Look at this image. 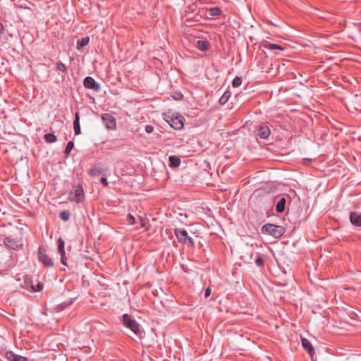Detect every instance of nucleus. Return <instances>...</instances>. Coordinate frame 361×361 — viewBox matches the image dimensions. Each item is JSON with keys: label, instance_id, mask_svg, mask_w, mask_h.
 <instances>
[{"label": "nucleus", "instance_id": "1", "mask_svg": "<svg viewBox=\"0 0 361 361\" xmlns=\"http://www.w3.org/2000/svg\"><path fill=\"white\" fill-rule=\"evenodd\" d=\"M163 118L175 130H181L184 126L185 118L178 113H173L169 111L163 114Z\"/></svg>", "mask_w": 361, "mask_h": 361}, {"label": "nucleus", "instance_id": "2", "mask_svg": "<svg viewBox=\"0 0 361 361\" xmlns=\"http://www.w3.org/2000/svg\"><path fill=\"white\" fill-rule=\"evenodd\" d=\"M262 232L264 234L271 235L275 238H279L284 234L285 228L281 226L266 224L262 227Z\"/></svg>", "mask_w": 361, "mask_h": 361}, {"label": "nucleus", "instance_id": "3", "mask_svg": "<svg viewBox=\"0 0 361 361\" xmlns=\"http://www.w3.org/2000/svg\"><path fill=\"white\" fill-rule=\"evenodd\" d=\"M121 321L123 324L126 328L130 329L137 336H140L142 334L140 325L138 324V322H136L135 319H133L132 317H130L129 314H123Z\"/></svg>", "mask_w": 361, "mask_h": 361}, {"label": "nucleus", "instance_id": "4", "mask_svg": "<svg viewBox=\"0 0 361 361\" xmlns=\"http://www.w3.org/2000/svg\"><path fill=\"white\" fill-rule=\"evenodd\" d=\"M21 287L25 288L32 292H39L42 290L44 285L40 281H37V283H34L33 279L30 275H25L23 278V283L21 284Z\"/></svg>", "mask_w": 361, "mask_h": 361}, {"label": "nucleus", "instance_id": "5", "mask_svg": "<svg viewBox=\"0 0 361 361\" xmlns=\"http://www.w3.org/2000/svg\"><path fill=\"white\" fill-rule=\"evenodd\" d=\"M3 243L8 248L14 250H22L23 247V243L21 238H11V236H6L3 239Z\"/></svg>", "mask_w": 361, "mask_h": 361}, {"label": "nucleus", "instance_id": "6", "mask_svg": "<svg viewBox=\"0 0 361 361\" xmlns=\"http://www.w3.org/2000/svg\"><path fill=\"white\" fill-rule=\"evenodd\" d=\"M38 259L46 267H53L54 262L51 257L47 253L45 247L40 245L38 248Z\"/></svg>", "mask_w": 361, "mask_h": 361}, {"label": "nucleus", "instance_id": "7", "mask_svg": "<svg viewBox=\"0 0 361 361\" xmlns=\"http://www.w3.org/2000/svg\"><path fill=\"white\" fill-rule=\"evenodd\" d=\"M102 121L104 126L109 130H115L116 128V118L110 114H103Z\"/></svg>", "mask_w": 361, "mask_h": 361}, {"label": "nucleus", "instance_id": "8", "mask_svg": "<svg viewBox=\"0 0 361 361\" xmlns=\"http://www.w3.org/2000/svg\"><path fill=\"white\" fill-rule=\"evenodd\" d=\"M83 85L85 88L92 90L95 92H98L100 90V85L91 76L85 78Z\"/></svg>", "mask_w": 361, "mask_h": 361}, {"label": "nucleus", "instance_id": "9", "mask_svg": "<svg viewBox=\"0 0 361 361\" xmlns=\"http://www.w3.org/2000/svg\"><path fill=\"white\" fill-rule=\"evenodd\" d=\"M271 135V130L268 126L265 124H261L257 128V136L264 139L267 140Z\"/></svg>", "mask_w": 361, "mask_h": 361}, {"label": "nucleus", "instance_id": "10", "mask_svg": "<svg viewBox=\"0 0 361 361\" xmlns=\"http://www.w3.org/2000/svg\"><path fill=\"white\" fill-rule=\"evenodd\" d=\"M75 200L76 202H82L85 199L84 190L82 185H78L74 188Z\"/></svg>", "mask_w": 361, "mask_h": 361}, {"label": "nucleus", "instance_id": "11", "mask_svg": "<svg viewBox=\"0 0 361 361\" xmlns=\"http://www.w3.org/2000/svg\"><path fill=\"white\" fill-rule=\"evenodd\" d=\"M174 234L179 243L186 244V238L188 235L186 230L183 228H176L174 230Z\"/></svg>", "mask_w": 361, "mask_h": 361}, {"label": "nucleus", "instance_id": "12", "mask_svg": "<svg viewBox=\"0 0 361 361\" xmlns=\"http://www.w3.org/2000/svg\"><path fill=\"white\" fill-rule=\"evenodd\" d=\"M350 223L357 227H361V214L357 212H351L349 215Z\"/></svg>", "mask_w": 361, "mask_h": 361}, {"label": "nucleus", "instance_id": "13", "mask_svg": "<svg viewBox=\"0 0 361 361\" xmlns=\"http://www.w3.org/2000/svg\"><path fill=\"white\" fill-rule=\"evenodd\" d=\"M106 170H107V168L104 169L99 165H94L88 170L87 173L94 177L103 174Z\"/></svg>", "mask_w": 361, "mask_h": 361}, {"label": "nucleus", "instance_id": "14", "mask_svg": "<svg viewBox=\"0 0 361 361\" xmlns=\"http://www.w3.org/2000/svg\"><path fill=\"white\" fill-rule=\"evenodd\" d=\"M4 357L8 361H27V357L16 355L12 351H7Z\"/></svg>", "mask_w": 361, "mask_h": 361}, {"label": "nucleus", "instance_id": "15", "mask_svg": "<svg viewBox=\"0 0 361 361\" xmlns=\"http://www.w3.org/2000/svg\"><path fill=\"white\" fill-rule=\"evenodd\" d=\"M301 343L303 348L308 353L310 356L312 357L314 354V349L310 341L305 338H302Z\"/></svg>", "mask_w": 361, "mask_h": 361}, {"label": "nucleus", "instance_id": "16", "mask_svg": "<svg viewBox=\"0 0 361 361\" xmlns=\"http://www.w3.org/2000/svg\"><path fill=\"white\" fill-rule=\"evenodd\" d=\"M73 129L75 135L80 134V116L79 113L76 112L75 114V119L73 121Z\"/></svg>", "mask_w": 361, "mask_h": 361}, {"label": "nucleus", "instance_id": "17", "mask_svg": "<svg viewBox=\"0 0 361 361\" xmlns=\"http://www.w3.org/2000/svg\"><path fill=\"white\" fill-rule=\"evenodd\" d=\"M286 204V198L283 197L279 199L276 205V211L277 213H283L285 211Z\"/></svg>", "mask_w": 361, "mask_h": 361}, {"label": "nucleus", "instance_id": "18", "mask_svg": "<svg viewBox=\"0 0 361 361\" xmlns=\"http://www.w3.org/2000/svg\"><path fill=\"white\" fill-rule=\"evenodd\" d=\"M169 162L171 168H176L180 164V159L177 156L171 155L169 157Z\"/></svg>", "mask_w": 361, "mask_h": 361}, {"label": "nucleus", "instance_id": "19", "mask_svg": "<svg viewBox=\"0 0 361 361\" xmlns=\"http://www.w3.org/2000/svg\"><path fill=\"white\" fill-rule=\"evenodd\" d=\"M262 46L265 48V49H270V50H274V49H279V50H283L284 48L282 47L281 45L279 44H273V43H270L267 41H264L262 43Z\"/></svg>", "mask_w": 361, "mask_h": 361}, {"label": "nucleus", "instance_id": "20", "mask_svg": "<svg viewBox=\"0 0 361 361\" xmlns=\"http://www.w3.org/2000/svg\"><path fill=\"white\" fill-rule=\"evenodd\" d=\"M90 42V37H84L81 39H78L77 42V49L80 50L84 47L87 46Z\"/></svg>", "mask_w": 361, "mask_h": 361}, {"label": "nucleus", "instance_id": "21", "mask_svg": "<svg viewBox=\"0 0 361 361\" xmlns=\"http://www.w3.org/2000/svg\"><path fill=\"white\" fill-rule=\"evenodd\" d=\"M197 47L201 51H206L209 48V43L205 40H198Z\"/></svg>", "mask_w": 361, "mask_h": 361}, {"label": "nucleus", "instance_id": "22", "mask_svg": "<svg viewBox=\"0 0 361 361\" xmlns=\"http://www.w3.org/2000/svg\"><path fill=\"white\" fill-rule=\"evenodd\" d=\"M231 92L229 90H226L224 92L223 95L219 98V103L221 105H224L226 104L231 97Z\"/></svg>", "mask_w": 361, "mask_h": 361}, {"label": "nucleus", "instance_id": "23", "mask_svg": "<svg viewBox=\"0 0 361 361\" xmlns=\"http://www.w3.org/2000/svg\"><path fill=\"white\" fill-rule=\"evenodd\" d=\"M44 139L47 143H54L56 142L57 137L53 133H47L44 135Z\"/></svg>", "mask_w": 361, "mask_h": 361}, {"label": "nucleus", "instance_id": "24", "mask_svg": "<svg viewBox=\"0 0 361 361\" xmlns=\"http://www.w3.org/2000/svg\"><path fill=\"white\" fill-rule=\"evenodd\" d=\"M57 245L59 255H63L65 254V243L61 238L57 240Z\"/></svg>", "mask_w": 361, "mask_h": 361}, {"label": "nucleus", "instance_id": "25", "mask_svg": "<svg viewBox=\"0 0 361 361\" xmlns=\"http://www.w3.org/2000/svg\"><path fill=\"white\" fill-rule=\"evenodd\" d=\"M209 16L214 17V16H219L222 11L219 7H212L208 9L207 11Z\"/></svg>", "mask_w": 361, "mask_h": 361}, {"label": "nucleus", "instance_id": "26", "mask_svg": "<svg viewBox=\"0 0 361 361\" xmlns=\"http://www.w3.org/2000/svg\"><path fill=\"white\" fill-rule=\"evenodd\" d=\"M56 70L57 71H60V72H62L64 73H67V68H66V65L63 63H62L61 61L56 62Z\"/></svg>", "mask_w": 361, "mask_h": 361}, {"label": "nucleus", "instance_id": "27", "mask_svg": "<svg viewBox=\"0 0 361 361\" xmlns=\"http://www.w3.org/2000/svg\"><path fill=\"white\" fill-rule=\"evenodd\" d=\"M71 212L68 210H63L59 213V217L61 220L67 221L69 220Z\"/></svg>", "mask_w": 361, "mask_h": 361}, {"label": "nucleus", "instance_id": "28", "mask_svg": "<svg viewBox=\"0 0 361 361\" xmlns=\"http://www.w3.org/2000/svg\"><path fill=\"white\" fill-rule=\"evenodd\" d=\"M74 147V142L73 141H69L65 148V150L63 152L66 157H68L70 155V153L71 150L73 149Z\"/></svg>", "mask_w": 361, "mask_h": 361}, {"label": "nucleus", "instance_id": "29", "mask_svg": "<svg viewBox=\"0 0 361 361\" xmlns=\"http://www.w3.org/2000/svg\"><path fill=\"white\" fill-rule=\"evenodd\" d=\"M242 84V78L236 76L232 81V85L233 87H238Z\"/></svg>", "mask_w": 361, "mask_h": 361}, {"label": "nucleus", "instance_id": "30", "mask_svg": "<svg viewBox=\"0 0 361 361\" xmlns=\"http://www.w3.org/2000/svg\"><path fill=\"white\" fill-rule=\"evenodd\" d=\"M255 264L259 267H264V260L263 257L258 255L257 259H255Z\"/></svg>", "mask_w": 361, "mask_h": 361}, {"label": "nucleus", "instance_id": "31", "mask_svg": "<svg viewBox=\"0 0 361 361\" xmlns=\"http://www.w3.org/2000/svg\"><path fill=\"white\" fill-rule=\"evenodd\" d=\"M127 221L130 225H134L135 223V219L131 214L127 215Z\"/></svg>", "mask_w": 361, "mask_h": 361}, {"label": "nucleus", "instance_id": "32", "mask_svg": "<svg viewBox=\"0 0 361 361\" xmlns=\"http://www.w3.org/2000/svg\"><path fill=\"white\" fill-rule=\"evenodd\" d=\"M173 97L175 100L179 101L181 100L183 97V95L181 92H175L173 95Z\"/></svg>", "mask_w": 361, "mask_h": 361}, {"label": "nucleus", "instance_id": "33", "mask_svg": "<svg viewBox=\"0 0 361 361\" xmlns=\"http://www.w3.org/2000/svg\"><path fill=\"white\" fill-rule=\"evenodd\" d=\"M185 245H188L190 247L195 246V243H194L192 238L191 237H190L189 235H188L186 238V244Z\"/></svg>", "mask_w": 361, "mask_h": 361}, {"label": "nucleus", "instance_id": "34", "mask_svg": "<svg viewBox=\"0 0 361 361\" xmlns=\"http://www.w3.org/2000/svg\"><path fill=\"white\" fill-rule=\"evenodd\" d=\"M154 130V127L151 125H147L145 126V132L148 134L152 133Z\"/></svg>", "mask_w": 361, "mask_h": 361}, {"label": "nucleus", "instance_id": "35", "mask_svg": "<svg viewBox=\"0 0 361 361\" xmlns=\"http://www.w3.org/2000/svg\"><path fill=\"white\" fill-rule=\"evenodd\" d=\"M100 183H101V184H102L105 187H108L109 186V183H108L107 179L106 178H104V177L101 178Z\"/></svg>", "mask_w": 361, "mask_h": 361}, {"label": "nucleus", "instance_id": "36", "mask_svg": "<svg viewBox=\"0 0 361 361\" xmlns=\"http://www.w3.org/2000/svg\"><path fill=\"white\" fill-rule=\"evenodd\" d=\"M61 256V262L64 265V266H67V262H66V253L63 255H60Z\"/></svg>", "mask_w": 361, "mask_h": 361}, {"label": "nucleus", "instance_id": "37", "mask_svg": "<svg viewBox=\"0 0 361 361\" xmlns=\"http://www.w3.org/2000/svg\"><path fill=\"white\" fill-rule=\"evenodd\" d=\"M210 294H211V289L209 288H207L204 292V298H208L210 295Z\"/></svg>", "mask_w": 361, "mask_h": 361}, {"label": "nucleus", "instance_id": "38", "mask_svg": "<svg viewBox=\"0 0 361 361\" xmlns=\"http://www.w3.org/2000/svg\"><path fill=\"white\" fill-rule=\"evenodd\" d=\"M4 33V27L3 24L0 22V34Z\"/></svg>", "mask_w": 361, "mask_h": 361}, {"label": "nucleus", "instance_id": "39", "mask_svg": "<svg viewBox=\"0 0 361 361\" xmlns=\"http://www.w3.org/2000/svg\"><path fill=\"white\" fill-rule=\"evenodd\" d=\"M310 161H311V159H305V161H304V162H305V163L306 161H307V162H310Z\"/></svg>", "mask_w": 361, "mask_h": 361}, {"label": "nucleus", "instance_id": "40", "mask_svg": "<svg viewBox=\"0 0 361 361\" xmlns=\"http://www.w3.org/2000/svg\"><path fill=\"white\" fill-rule=\"evenodd\" d=\"M2 274V271H0V276Z\"/></svg>", "mask_w": 361, "mask_h": 361}]
</instances>
